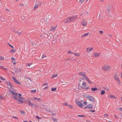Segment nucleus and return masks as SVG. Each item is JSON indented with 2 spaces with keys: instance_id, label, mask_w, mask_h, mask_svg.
<instances>
[{
  "instance_id": "obj_1",
  "label": "nucleus",
  "mask_w": 122,
  "mask_h": 122,
  "mask_svg": "<svg viewBox=\"0 0 122 122\" xmlns=\"http://www.w3.org/2000/svg\"><path fill=\"white\" fill-rule=\"evenodd\" d=\"M10 93L12 94L13 98L15 100H17L18 102L21 103H23V101L22 100L24 99V97H21V95L20 94H17L15 92L13 91L10 90Z\"/></svg>"
},
{
  "instance_id": "obj_2",
  "label": "nucleus",
  "mask_w": 122,
  "mask_h": 122,
  "mask_svg": "<svg viewBox=\"0 0 122 122\" xmlns=\"http://www.w3.org/2000/svg\"><path fill=\"white\" fill-rule=\"evenodd\" d=\"M77 17V15L72 16L71 17H68L65 20V23H67L68 22H70L74 21L76 20Z\"/></svg>"
},
{
  "instance_id": "obj_3",
  "label": "nucleus",
  "mask_w": 122,
  "mask_h": 122,
  "mask_svg": "<svg viewBox=\"0 0 122 122\" xmlns=\"http://www.w3.org/2000/svg\"><path fill=\"white\" fill-rule=\"evenodd\" d=\"M111 67V66L107 64L104 65L102 67V69L105 71H107L109 70Z\"/></svg>"
},
{
  "instance_id": "obj_4",
  "label": "nucleus",
  "mask_w": 122,
  "mask_h": 122,
  "mask_svg": "<svg viewBox=\"0 0 122 122\" xmlns=\"http://www.w3.org/2000/svg\"><path fill=\"white\" fill-rule=\"evenodd\" d=\"M86 83L85 81H83L82 82L81 85V89H88L90 88L89 86L86 87Z\"/></svg>"
},
{
  "instance_id": "obj_5",
  "label": "nucleus",
  "mask_w": 122,
  "mask_h": 122,
  "mask_svg": "<svg viewBox=\"0 0 122 122\" xmlns=\"http://www.w3.org/2000/svg\"><path fill=\"white\" fill-rule=\"evenodd\" d=\"M87 22L85 19L82 20L81 23V25L83 26H87Z\"/></svg>"
},
{
  "instance_id": "obj_6",
  "label": "nucleus",
  "mask_w": 122,
  "mask_h": 122,
  "mask_svg": "<svg viewBox=\"0 0 122 122\" xmlns=\"http://www.w3.org/2000/svg\"><path fill=\"white\" fill-rule=\"evenodd\" d=\"M82 79L84 80H85L86 81L88 82L89 83H91V82L89 80V78L86 76V75L82 77Z\"/></svg>"
},
{
  "instance_id": "obj_7",
  "label": "nucleus",
  "mask_w": 122,
  "mask_h": 122,
  "mask_svg": "<svg viewBox=\"0 0 122 122\" xmlns=\"http://www.w3.org/2000/svg\"><path fill=\"white\" fill-rule=\"evenodd\" d=\"M12 78L13 79L14 81L15 82L19 85H20L21 84V83L18 80H17L15 77L12 76Z\"/></svg>"
},
{
  "instance_id": "obj_8",
  "label": "nucleus",
  "mask_w": 122,
  "mask_h": 122,
  "mask_svg": "<svg viewBox=\"0 0 122 122\" xmlns=\"http://www.w3.org/2000/svg\"><path fill=\"white\" fill-rule=\"evenodd\" d=\"M93 55L94 57H97L99 56L100 55V53L97 52H94Z\"/></svg>"
},
{
  "instance_id": "obj_9",
  "label": "nucleus",
  "mask_w": 122,
  "mask_h": 122,
  "mask_svg": "<svg viewBox=\"0 0 122 122\" xmlns=\"http://www.w3.org/2000/svg\"><path fill=\"white\" fill-rule=\"evenodd\" d=\"M93 49V47H87L86 48V51L87 52H89L92 51Z\"/></svg>"
},
{
  "instance_id": "obj_10",
  "label": "nucleus",
  "mask_w": 122,
  "mask_h": 122,
  "mask_svg": "<svg viewBox=\"0 0 122 122\" xmlns=\"http://www.w3.org/2000/svg\"><path fill=\"white\" fill-rule=\"evenodd\" d=\"M87 98L89 99L91 101L93 102H94V99L92 97L90 96H88L87 97Z\"/></svg>"
},
{
  "instance_id": "obj_11",
  "label": "nucleus",
  "mask_w": 122,
  "mask_h": 122,
  "mask_svg": "<svg viewBox=\"0 0 122 122\" xmlns=\"http://www.w3.org/2000/svg\"><path fill=\"white\" fill-rule=\"evenodd\" d=\"M114 79L117 82L118 84H120V80L118 78V76L114 77Z\"/></svg>"
},
{
  "instance_id": "obj_12",
  "label": "nucleus",
  "mask_w": 122,
  "mask_h": 122,
  "mask_svg": "<svg viewBox=\"0 0 122 122\" xmlns=\"http://www.w3.org/2000/svg\"><path fill=\"white\" fill-rule=\"evenodd\" d=\"M76 103L80 107H83V105L80 102L78 101H76Z\"/></svg>"
},
{
  "instance_id": "obj_13",
  "label": "nucleus",
  "mask_w": 122,
  "mask_h": 122,
  "mask_svg": "<svg viewBox=\"0 0 122 122\" xmlns=\"http://www.w3.org/2000/svg\"><path fill=\"white\" fill-rule=\"evenodd\" d=\"M56 26H52L51 29L50 30L51 31H54L56 29Z\"/></svg>"
},
{
  "instance_id": "obj_14",
  "label": "nucleus",
  "mask_w": 122,
  "mask_h": 122,
  "mask_svg": "<svg viewBox=\"0 0 122 122\" xmlns=\"http://www.w3.org/2000/svg\"><path fill=\"white\" fill-rule=\"evenodd\" d=\"M78 74L80 76H83L86 75L85 72H80Z\"/></svg>"
},
{
  "instance_id": "obj_15",
  "label": "nucleus",
  "mask_w": 122,
  "mask_h": 122,
  "mask_svg": "<svg viewBox=\"0 0 122 122\" xmlns=\"http://www.w3.org/2000/svg\"><path fill=\"white\" fill-rule=\"evenodd\" d=\"M33 98L35 100H36L38 101H41L42 100V99L40 98H37L35 97H34Z\"/></svg>"
},
{
  "instance_id": "obj_16",
  "label": "nucleus",
  "mask_w": 122,
  "mask_h": 122,
  "mask_svg": "<svg viewBox=\"0 0 122 122\" xmlns=\"http://www.w3.org/2000/svg\"><path fill=\"white\" fill-rule=\"evenodd\" d=\"M93 107V106L92 104L88 105L86 107L90 108H92Z\"/></svg>"
},
{
  "instance_id": "obj_17",
  "label": "nucleus",
  "mask_w": 122,
  "mask_h": 122,
  "mask_svg": "<svg viewBox=\"0 0 122 122\" xmlns=\"http://www.w3.org/2000/svg\"><path fill=\"white\" fill-rule=\"evenodd\" d=\"M12 49L10 50V53H13L16 51V50L15 49Z\"/></svg>"
},
{
  "instance_id": "obj_18",
  "label": "nucleus",
  "mask_w": 122,
  "mask_h": 122,
  "mask_svg": "<svg viewBox=\"0 0 122 122\" xmlns=\"http://www.w3.org/2000/svg\"><path fill=\"white\" fill-rule=\"evenodd\" d=\"M89 34V33H85L82 36H81V37H85L87 36Z\"/></svg>"
},
{
  "instance_id": "obj_19",
  "label": "nucleus",
  "mask_w": 122,
  "mask_h": 122,
  "mask_svg": "<svg viewBox=\"0 0 122 122\" xmlns=\"http://www.w3.org/2000/svg\"><path fill=\"white\" fill-rule=\"evenodd\" d=\"M39 6L38 5V4H36L34 6V10H35L36 9L38 8Z\"/></svg>"
},
{
  "instance_id": "obj_20",
  "label": "nucleus",
  "mask_w": 122,
  "mask_h": 122,
  "mask_svg": "<svg viewBox=\"0 0 122 122\" xmlns=\"http://www.w3.org/2000/svg\"><path fill=\"white\" fill-rule=\"evenodd\" d=\"M109 97L111 98H113L115 99H116L117 98V97L116 96H112V95H110L109 96Z\"/></svg>"
},
{
  "instance_id": "obj_21",
  "label": "nucleus",
  "mask_w": 122,
  "mask_h": 122,
  "mask_svg": "<svg viewBox=\"0 0 122 122\" xmlns=\"http://www.w3.org/2000/svg\"><path fill=\"white\" fill-rule=\"evenodd\" d=\"M57 76V74H54L52 75L51 78L52 79L54 78H55Z\"/></svg>"
},
{
  "instance_id": "obj_22",
  "label": "nucleus",
  "mask_w": 122,
  "mask_h": 122,
  "mask_svg": "<svg viewBox=\"0 0 122 122\" xmlns=\"http://www.w3.org/2000/svg\"><path fill=\"white\" fill-rule=\"evenodd\" d=\"M30 91L33 93L35 94L36 92V89L32 90H30Z\"/></svg>"
},
{
  "instance_id": "obj_23",
  "label": "nucleus",
  "mask_w": 122,
  "mask_h": 122,
  "mask_svg": "<svg viewBox=\"0 0 122 122\" xmlns=\"http://www.w3.org/2000/svg\"><path fill=\"white\" fill-rule=\"evenodd\" d=\"M91 90L92 91H95L97 90V89L96 88H92L91 89Z\"/></svg>"
},
{
  "instance_id": "obj_24",
  "label": "nucleus",
  "mask_w": 122,
  "mask_h": 122,
  "mask_svg": "<svg viewBox=\"0 0 122 122\" xmlns=\"http://www.w3.org/2000/svg\"><path fill=\"white\" fill-rule=\"evenodd\" d=\"M74 55L75 56H79L81 55V54H80L78 53H74Z\"/></svg>"
},
{
  "instance_id": "obj_25",
  "label": "nucleus",
  "mask_w": 122,
  "mask_h": 122,
  "mask_svg": "<svg viewBox=\"0 0 122 122\" xmlns=\"http://www.w3.org/2000/svg\"><path fill=\"white\" fill-rule=\"evenodd\" d=\"M105 92L104 90H102L101 92V95H103L105 94Z\"/></svg>"
},
{
  "instance_id": "obj_26",
  "label": "nucleus",
  "mask_w": 122,
  "mask_h": 122,
  "mask_svg": "<svg viewBox=\"0 0 122 122\" xmlns=\"http://www.w3.org/2000/svg\"><path fill=\"white\" fill-rule=\"evenodd\" d=\"M107 10H106V13L107 14V13H108V12L110 11V8H107Z\"/></svg>"
},
{
  "instance_id": "obj_27",
  "label": "nucleus",
  "mask_w": 122,
  "mask_h": 122,
  "mask_svg": "<svg viewBox=\"0 0 122 122\" xmlns=\"http://www.w3.org/2000/svg\"><path fill=\"white\" fill-rule=\"evenodd\" d=\"M20 112L21 114H24L25 113V112L24 111H20Z\"/></svg>"
},
{
  "instance_id": "obj_28",
  "label": "nucleus",
  "mask_w": 122,
  "mask_h": 122,
  "mask_svg": "<svg viewBox=\"0 0 122 122\" xmlns=\"http://www.w3.org/2000/svg\"><path fill=\"white\" fill-rule=\"evenodd\" d=\"M28 102H29V105L31 106H33V105L31 103V102L30 101H28Z\"/></svg>"
},
{
  "instance_id": "obj_29",
  "label": "nucleus",
  "mask_w": 122,
  "mask_h": 122,
  "mask_svg": "<svg viewBox=\"0 0 122 122\" xmlns=\"http://www.w3.org/2000/svg\"><path fill=\"white\" fill-rule=\"evenodd\" d=\"M4 59V58L2 56H0V60L3 61Z\"/></svg>"
},
{
  "instance_id": "obj_30",
  "label": "nucleus",
  "mask_w": 122,
  "mask_h": 122,
  "mask_svg": "<svg viewBox=\"0 0 122 122\" xmlns=\"http://www.w3.org/2000/svg\"><path fill=\"white\" fill-rule=\"evenodd\" d=\"M62 105L63 106H68V104L67 103L65 102L63 103Z\"/></svg>"
},
{
  "instance_id": "obj_31",
  "label": "nucleus",
  "mask_w": 122,
  "mask_h": 122,
  "mask_svg": "<svg viewBox=\"0 0 122 122\" xmlns=\"http://www.w3.org/2000/svg\"><path fill=\"white\" fill-rule=\"evenodd\" d=\"M5 98L3 97L2 95L0 96V99H3L4 100H5Z\"/></svg>"
},
{
  "instance_id": "obj_32",
  "label": "nucleus",
  "mask_w": 122,
  "mask_h": 122,
  "mask_svg": "<svg viewBox=\"0 0 122 122\" xmlns=\"http://www.w3.org/2000/svg\"><path fill=\"white\" fill-rule=\"evenodd\" d=\"M56 89V88H51V91H55Z\"/></svg>"
},
{
  "instance_id": "obj_33",
  "label": "nucleus",
  "mask_w": 122,
  "mask_h": 122,
  "mask_svg": "<svg viewBox=\"0 0 122 122\" xmlns=\"http://www.w3.org/2000/svg\"><path fill=\"white\" fill-rule=\"evenodd\" d=\"M32 63H28L27 64V65L29 67H30V66L32 65Z\"/></svg>"
},
{
  "instance_id": "obj_34",
  "label": "nucleus",
  "mask_w": 122,
  "mask_h": 122,
  "mask_svg": "<svg viewBox=\"0 0 122 122\" xmlns=\"http://www.w3.org/2000/svg\"><path fill=\"white\" fill-rule=\"evenodd\" d=\"M79 3H82L85 0H79Z\"/></svg>"
},
{
  "instance_id": "obj_35",
  "label": "nucleus",
  "mask_w": 122,
  "mask_h": 122,
  "mask_svg": "<svg viewBox=\"0 0 122 122\" xmlns=\"http://www.w3.org/2000/svg\"><path fill=\"white\" fill-rule=\"evenodd\" d=\"M67 53L68 54L72 53V54H74V53L71 52V51H68Z\"/></svg>"
},
{
  "instance_id": "obj_36",
  "label": "nucleus",
  "mask_w": 122,
  "mask_h": 122,
  "mask_svg": "<svg viewBox=\"0 0 122 122\" xmlns=\"http://www.w3.org/2000/svg\"><path fill=\"white\" fill-rule=\"evenodd\" d=\"M77 116H78L80 117H86L85 116V115H77Z\"/></svg>"
},
{
  "instance_id": "obj_37",
  "label": "nucleus",
  "mask_w": 122,
  "mask_h": 122,
  "mask_svg": "<svg viewBox=\"0 0 122 122\" xmlns=\"http://www.w3.org/2000/svg\"><path fill=\"white\" fill-rule=\"evenodd\" d=\"M11 59L12 60V61H15V59L14 58L12 57L11 58Z\"/></svg>"
},
{
  "instance_id": "obj_38",
  "label": "nucleus",
  "mask_w": 122,
  "mask_h": 122,
  "mask_svg": "<svg viewBox=\"0 0 122 122\" xmlns=\"http://www.w3.org/2000/svg\"><path fill=\"white\" fill-rule=\"evenodd\" d=\"M52 120L54 122H57V120L56 118H53Z\"/></svg>"
},
{
  "instance_id": "obj_39",
  "label": "nucleus",
  "mask_w": 122,
  "mask_h": 122,
  "mask_svg": "<svg viewBox=\"0 0 122 122\" xmlns=\"http://www.w3.org/2000/svg\"><path fill=\"white\" fill-rule=\"evenodd\" d=\"M2 21H6V19L5 18H2V19L1 20Z\"/></svg>"
},
{
  "instance_id": "obj_40",
  "label": "nucleus",
  "mask_w": 122,
  "mask_h": 122,
  "mask_svg": "<svg viewBox=\"0 0 122 122\" xmlns=\"http://www.w3.org/2000/svg\"><path fill=\"white\" fill-rule=\"evenodd\" d=\"M46 57V55H43L42 56V58H43Z\"/></svg>"
},
{
  "instance_id": "obj_41",
  "label": "nucleus",
  "mask_w": 122,
  "mask_h": 122,
  "mask_svg": "<svg viewBox=\"0 0 122 122\" xmlns=\"http://www.w3.org/2000/svg\"><path fill=\"white\" fill-rule=\"evenodd\" d=\"M104 116L105 117L107 118L108 116L107 114H105L104 115Z\"/></svg>"
},
{
  "instance_id": "obj_42",
  "label": "nucleus",
  "mask_w": 122,
  "mask_h": 122,
  "mask_svg": "<svg viewBox=\"0 0 122 122\" xmlns=\"http://www.w3.org/2000/svg\"><path fill=\"white\" fill-rule=\"evenodd\" d=\"M68 106H69V107L71 108V109H72L73 107L71 105H68Z\"/></svg>"
},
{
  "instance_id": "obj_43",
  "label": "nucleus",
  "mask_w": 122,
  "mask_h": 122,
  "mask_svg": "<svg viewBox=\"0 0 122 122\" xmlns=\"http://www.w3.org/2000/svg\"><path fill=\"white\" fill-rule=\"evenodd\" d=\"M0 78L1 80H5V79L3 78L1 76H0Z\"/></svg>"
},
{
  "instance_id": "obj_44",
  "label": "nucleus",
  "mask_w": 122,
  "mask_h": 122,
  "mask_svg": "<svg viewBox=\"0 0 122 122\" xmlns=\"http://www.w3.org/2000/svg\"><path fill=\"white\" fill-rule=\"evenodd\" d=\"M48 85V83H45L44 84H43L42 85L43 86H44L45 85Z\"/></svg>"
},
{
  "instance_id": "obj_45",
  "label": "nucleus",
  "mask_w": 122,
  "mask_h": 122,
  "mask_svg": "<svg viewBox=\"0 0 122 122\" xmlns=\"http://www.w3.org/2000/svg\"><path fill=\"white\" fill-rule=\"evenodd\" d=\"M8 45L9 46H10L12 48H14V47L13 46L11 45H10V44H8Z\"/></svg>"
},
{
  "instance_id": "obj_46",
  "label": "nucleus",
  "mask_w": 122,
  "mask_h": 122,
  "mask_svg": "<svg viewBox=\"0 0 122 122\" xmlns=\"http://www.w3.org/2000/svg\"><path fill=\"white\" fill-rule=\"evenodd\" d=\"M103 33V31L102 30L99 31V33L100 34H102Z\"/></svg>"
},
{
  "instance_id": "obj_47",
  "label": "nucleus",
  "mask_w": 122,
  "mask_h": 122,
  "mask_svg": "<svg viewBox=\"0 0 122 122\" xmlns=\"http://www.w3.org/2000/svg\"><path fill=\"white\" fill-rule=\"evenodd\" d=\"M83 104L86 105L87 104V102L86 101L84 102H83Z\"/></svg>"
},
{
  "instance_id": "obj_48",
  "label": "nucleus",
  "mask_w": 122,
  "mask_h": 122,
  "mask_svg": "<svg viewBox=\"0 0 122 122\" xmlns=\"http://www.w3.org/2000/svg\"><path fill=\"white\" fill-rule=\"evenodd\" d=\"M48 87L47 86H46L45 87H44V88H43V89L44 90H45V89H48Z\"/></svg>"
},
{
  "instance_id": "obj_49",
  "label": "nucleus",
  "mask_w": 122,
  "mask_h": 122,
  "mask_svg": "<svg viewBox=\"0 0 122 122\" xmlns=\"http://www.w3.org/2000/svg\"><path fill=\"white\" fill-rule=\"evenodd\" d=\"M17 33L19 35H20L21 34L20 32H19L18 31H17Z\"/></svg>"
},
{
  "instance_id": "obj_50",
  "label": "nucleus",
  "mask_w": 122,
  "mask_h": 122,
  "mask_svg": "<svg viewBox=\"0 0 122 122\" xmlns=\"http://www.w3.org/2000/svg\"><path fill=\"white\" fill-rule=\"evenodd\" d=\"M118 109L121 111L122 112V108L121 107H119V108H118Z\"/></svg>"
},
{
  "instance_id": "obj_51",
  "label": "nucleus",
  "mask_w": 122,
  "mask_h": 122,
  "mask_svg": "<svg viewBox=\"0 0 122 122\" xmlns=\"http://www.w3.org/2000/svg\"><path fill=\"white\" fill-rule=\"evenodd\" d=\"M36 118H38V119H40L41 118L37 116H36Z\"/></svg>"
},
{
  "instance_id": "obj_52",
  "label": "nucleus",
  "mask_w": 122,
  "mask_h": 122,
  "mask_svg": "<svg viewBox=\"0 0 122 122\" xmlns=\"http://www.w3.org/2000/svg\"><path fill=\"white\" fill-rule=\"evenodd\" d=\"M117 74L115 73L114 75V77L115 76H117Z\"/></svg>"
},
{
  "instance_id": "obj_53",
  "label": "nucleus",
  "mask_w": 122,
  "mask_h": 122,
  "mask_svg": "<svg viewBox=\"0 0 122 122\" xmlns=\"http://www.w3.org/2000/svg\"><path fill=\"white\" fill-rule=\"evenodd\" d=\"M16 64V62L15 61H14V62H13V64L14 65H15Z\"/></svg>"
},
{
  "instance_id": "obj_54",
  "label": "nucleus",
  "mask_w": 122,
  "mask_h": 122,
  "mask_svg": "<svg viewBox=\"0 0 122 122\" xmlns=\"http://www.w3.org/2000/svg\"><path fill=\"white\" fill-rule=\"evenodd\" d=\"M12 117L13 118H16V119H18V118L17 117H15L13 116Z\"/></svg>"
},
{
  "instance_id": "obj_55",
  "label": "nucleus",
  "mask_w": 122,
  "mask_h": 122,
  "mask_svg": "<svg viewBox=\"0 0 122 122\" xmlns=\"http://www.w3.org/2000/svg\"><path fill=\"white\" fill-rule=\"evenodd\" d=\"M6 10L7 11H9V9H6Z\"/></svg>"
},
{
  "instance_id": "obj_56",
  "label": "nucleus",
  "mask_w": 122,
  "mask_h": 122,
  "mask_svg": "<svg viewBox=\"0 0 122 122\" xmlns=\"http://www.w3.org/2000/svg\"><path fill=\"white\" fill-rule=\"evenodd\" d=\"M101 2H103L104 1V0H99Z\"/></svg>"
},
{
  "instance_id": "obj_57",
  "label": "nucleus",
  "mask_w": 122,
  "mask_h": 122,
  "mask_svg": "<svg viewBox=\"0 0 122 122\" xmlns=\"http://www.w3.org/2000/svg\"><path fill=\"white\" fill-rule=\"evenodd\" d=\"M91 111L93 112H95V111L94 110H92Z\"/></svg>"
},
{
  "instance_id": "obj_58",
  "label": "nucleus",
  "mask_w": 122,
  "mask_h": 122,
  "mask_svg": "<svg viewBox=\"0 0 122 122\" xmlns=\"http://www.w3.org/2000/svg\"><path fill=\"white\" fill-rule=\"evenodd\" d=\"M0 68H3V67L2 66H1L0 65Z\"/></svg>"
},
{
  "instance_id": "obj_59",
  "label": "nucleus",
  "mask_w": 122,
  "mask_h": 122,
  "mask_svg": "<svg viewBox=\"0 0 122 122\" xmlns=\"http://www.w3.org/2000/svg\"><path fill=\"white\" fill-rule=\"evenodd\" d=\"M32 45L35 46V43L34 42H33V43L32 44Z\"/></svg>"
},
{
  "instance_id": "obj_60",
  "label": "nucleus",
  "mask_w": 122,
  "mask_h": 122,
  "mask_svg": "<svg viewBox=\"0 0 122 122\" xmlns=\"http://www.w3.org/2000/svg\"><path fill=\"white\" fill-rule=\"evenodd\" d=\"M4 68V69L5 70H7V69L6 68Z\"/></svg>"
},
{
  "instance_id": "obj_61",
  "label": "nucleus",
  "mask_w": 122,
  "mask_h": 122,
  "mask_svg": "<svg viewBox=\"0 0 122 122\" xmlns=\"http://www.w3.org/2000/svg\"><path fill=\"white\" fill-rule=\"evenodd\" d=\"M121 101L122 102V96L121 97Z\"/></svg>"
},
{
  "instance_id": "obj_62",
  "label": "nucleus",
  "mask_w": 122,
  "mask_h": 122,
  "mask_svg": "<svg viewBox=\"0 0 122 122\" xmlns=\"http://www.w3.org/2000/svg\"><path fill=\"white\" fill-rule=\"evenodd\" d=\"M9 86H10V87H11V84H10H10H9Z\"/></svg>"
},
{
  "instance_id": "obj_63",
  "label": "nucleus",
  "mask_w": 122,
  "mask_h": 122,
  "mask_svg": "<svg viewBox=\"0 0 122 122\" xmlns=\"http://www.w3.org/2000/svg\"><path fill=\"white\" fill-rule=\"evenodd\" d=\"M121 77L122 78V72H121Z\"/></svg>"
},
{
  "instance_id": "obj_64",
  "label": "nucleus",
  "mask_w": 122,
  "mask_h": 122,
  "mask_svg": "<svg viewBox=\"0 0 122 122\" xmlns=\"http://www.w3.org/2000/svg\"><path fill=\"white\" fill-rule=\"evenodd\" d=\"M81 80H82L81 79H79V81H81Z\"/></svg>"
}]
</instances>
